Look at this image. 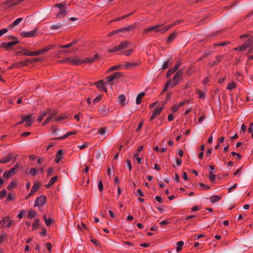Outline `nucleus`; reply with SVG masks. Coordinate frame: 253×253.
<instances>
[{
    "label": "nucleus",
    "instance_id": "27",
    "mask_svg": "<svg viewBox=\"0 0 253 253\" xmlns=\"http://www.w3.org/2000/svg\"><path fill=\"white\" fill-rule=\"evenodd\" d=\"M31 115L25 116V118H27L26 120H25L26 126H29L31 125L33 123V120L31 119Z\"/></svg>",
    "mask_w": 253,
    "mask_h": 253
},
{
    "label": "nucleus",
    "instance_id": "29",
    "mask_svg": "<svg viewBox=\"0 0 253 253\" xmlns=\"http://www.w3.org/2000/svg\"><path fill=\"white\" fill-rule=\"evenodd\" d=\"M77 43V41L75 40V41H74L71 42L69 44L61 45V46H60L59 47L62 48H69V47L72 46L73 45H74V44H76Z\"/></svg>",
    "mask_w": 253,
    "mask_h": 253
},
{
    "label": "nucleus",
    "instance_id": "34",
    "mask_svg": "<svg viewBox=\"0 0 253 253\" xmlns=\"http://www.w3.org/2000/svg\"><path fill=\"white\" fill-rule=\"evenodd\" d=\"M40 225L39 219H36L35 222L33 223L32 227L33 230H36L38 226Z\"/></svg>",
    "mask_w": 253,
    "mask_h": 253
},
{
    "label": "nucleus",
    "instance_id": "13",
    "mask_svg": "<svg viewBox=\"0 0 253 253\" xmlns=\"http://www.w3.org/2000/svg\"><path fill=\"white\" fill-rule=\"evenodd\" d=\"M130 44V43L129 42H127L126 41H124L122 42H121L118 45V48L119 50L125 49L127 48L129 45Z\"/></svg>",
    "mask_w": 253,
    "mask_h": 253
},
{
    "label": "nucleus",
    "instance_id": "26",
    "mask_svg": "<svg viewBox=\"0 0 253 253\" xmlns=\"http://www.w3.org/2000/svg\"><path fill=\"white\" fill-rule=\"evenodd\" d=\"M30 59H27L23 62H20L17 63V67H19L20 66H27L29 63H31Z\"/></svg>",
    "mask_w": 253,
    "mask_h": 253
},
{
    "label": "nucleus",
    "instance_id": "42",
    "mask_svg": "<svg viewBox=\"0 0 253 253\" xmlns=\"http://www.w3.org/2000/svg\"><path fill=\"white\" fill-rule=\"evenodd\" d=\"M216 175L212 173L211 172H209V179L211 181H213L215 180Z\"/></svg>",
    "mask_w": 253,
    "mask_h": 253
},
{
    "label": "nucleus",
    "instance_id": "55",
    "mask_svg": "<svg viewBox=\"0 0 253 253\" xmlns=\"http://www.w3.org/2000/svg\"><path fill=\"white\" fill-rule=\"evenodd\" d=\"M7 192L5 190H2L0 192V199H2L6 195Z\"/></svg>",
    "mask_w": 253,
    "mask_h": 253
},
{
    "label": "nucleus",
    "instance_id": "4",
    "mask_svg": "<svg viewBox=\"0 0 253 253\" xmlns=\"http://www.w3.org/2000/svg\"><path fill=\"white\" fill-rule=\"evenodd\" d=\"M46 202L45 197L43 196H41L37 198L35 202L34 206L41 207L43 206Z\"/></svg>",
    "mask_w": 253,
    "mask_h": 253
},
{
    "label": "nucleus",
    "instance_id": "36",
    "mask_svg": "<svg viewBox=\"0 0 253 253\" xmlns=\"http://www.w3.org/2000/svg\"><path fill=\"white\" fill-rule=\"evenodd\" d=\"M138 65V64L137 63H130V62H126L125 64V66L126 68H129L132 67L137 66Z\"/></svg>",
    "mask_w": 253,
    "mask_h": 253
},
{
    "label": "nucleus",
    "instance_id": "48",
    "mask_svg": "<svg viewBox=\"0 0 253 253\" xmlns=\"http://www.w3.org/2000/svg\"><path fill=\"white\" fill-rule=\"evenodd\" d=\"M95 61L93 58H86L85 60L81 61V63H92Z\"/></svg>",
    "mask_w": 253,
    "mask_h": 253
},
{
    "label": "nucleus",
    "instance_id": "11",
    "mask_svg": "<svg viewBox=\"0 0 253 253\" xmlns=\"http://www.w3.org/2000/svg\"><path fill=\"white\" fill-rule=\"evenodd\" d=\"M14 156L13 153L9 154L6 157L2 158L0 160V162L1 164H5L9 162L11 160H12L14 158Z\"/></svg>",
    "mask_w": 253,
    "mask_h": 253
},
{
    "label": "nucleus",
    "instance_id": "49",
    "mask_svg": "<svg viewBox=\"0 0 253 253\" xmlns=\"http://www.w3.org/2000/svg\"><path fill=\"white\" fill-rule=\"evenodd\" d=\"M14 199V196L12 193H8L7 196L6 200L8 201H12Z\"/></svg>",
    "mask_w": 253,
    "mask_h": 253
},
{
    "label": "nucleus",
    "instance_id": "56",
    "mask_svg": "<svg viewBox=\"0 0 253 253\" xmlns=\"http://www.w3.org/2000/svg\"><path fill=\"white\" fill-rule=\"evenodd\" d=\"M31 63L39 62L42 60V59L41 58H33L30 59Z\"/></svg>",
    "mask_w": 253,
    "mask_h": 253
},
{
    "label": "nucleus",
    "instance_id": "24",
    "mask_svg": "<svg viewBox=\"0 0 253 253\" xmlns=\"http://www.w3.org/2000/svg\"><path fill=\"white\" fill-rule=\"evenodd\" d=\"M76 132H75V131L68 132L65 135H64L62 136H60V137L55 138L54 139L62 140V139L66 138V137H67L68 136H70V135H71L72 134H76Z\"/></svg>",
    "mask_w": 253,
    "mask_h": 253
},
{
    "label": "nucleus",
    "instance_id": "5",
    "mask_svg": "<svg viewBox=\"0 0 253 253\" xmlns=\"http://www.w3.org/2000/svg\"><path fill=\"white\" fill-rule=\"evenodd\" d=\"M41 187V184L37 182L34 183L30 192L25 197L26 199H28L32 196Z\"/></svg>",
    "mask_w": 253,
    "mask_h": 253
},
{
    "label": "nucleus",
    "instance_id": "47",
    "mask_svg": "<svg viewBox=\"0 0 253 253\" xmlns=\"http://www.w3.org/2000/svg\"><path fill=\"white\" fill-rule=\"evenodd\" d=\"M117 51H119V49L118 45L117 46H115L114 47L111 48H109L108 49V51L109 52H110V53L116 52Z\"/></svg>",
    "mask_w": 253,
    "mask_h": 253
},
{
    "label": "nucleus",
    "instance_id": "16",
    "mask_svg": "<svg viewBox=\"0 0 253 253\" xmlns=\"http://www.w3.org/2000/svg\"><path fill=\"white\" fill-rule=\"evenodd\" d=\"M63 152L62 150H59L56 154V157L55 159V162L56 163H58L62 158Z\"/></svg>",
    "mask_w": 253,
    "mask_h": 253
},
{
    "label": "nucleus",
    "instance_id": "37",
    "mask_svg": "<svg viewBox=\"0 0 253 253\" xmlns=\"http://www.w3.org/2000/svg\"><path fill=\"white\" fill-rule=\"evenodd\" d=\"M177 248H176V251L177 252H180L182 248V246H183L184 243L183 241H179L177 243Z\"/></svg>",
    "mask_w": 253,
    "mask_h": 253
},
{
    "label": "nucleus",
    "instance_id": "63",
    "mask_svg": "<svg viewBox=\"0 0 253 253\" xmlns=\"http://www.w3.org/2000/svg\"><path fill=\"white\" fill-rule=\"evenodd\" d=\"M8 31V29L3 28L0 30V37L2 36L4 34L6 33Z\"/></svg>",
    "mask_w": 253,
    "mask_h": 253
},
{
    "label": "nucleus",
    "instance_id": "17",
    "mask_svg": "<svg viewBox=\"0 0 253 253\" xmlns=\"http://www.w3.org/2000/svg\"><path fill=\"white\" fill-rule=\"evenodd\" d=\"M50 111V108H48L44 112H42L40 114L38 118L37 119V121L38 122H41L42 121L43 119L47 115V113Z\"/></svg>",
    "mask_w": 253,
    "mask_h": 253
},
{
    "label": "nucleus",
    "instance_id": "14",
    "mask_svg": "<svg viewBox=\"0 0 253 253\" xmlns=\"http://www.w3.org/2000/svg\"><path fill=\"white\" fill-rule=\"evenodd\" d=\"M16 173L14 171L13 169H9L8 171H6L4 172L3 174V176L5 179H8L10 176L13 175Z\"/></svg>",
    "mask_w": 253,
    "mask_h": 253
},
{
    "label": "nucleus",
    "instance_id": "64",
    "mask_svg": "<svg viewBox=\"0 0 253 253\" xmlns=\"http://www.w3.org/2000/svg\"><path fill=\"white\" fill-rule=\"evenodd\" d=\"M119 69H120L119 66H113L109 69L108 71L111 72V71H113L114 70H118Z\"/></svg>",
    "mask_w": 253,
    "mask_h": 253
},
{
    "label": "nucleus",
    "instance_id": "9",
    "mask_svg": "<svg viewBox=\"0 0 253 253\" xmlns=\"http://www.w3.org/2000/svg\"><path fill=\"white\" fill-rule=\"evenodd\" d=\"M65 60L74 65H77L81 64V60L77 57H75L73 58L68 57Z\"/></svg>",
    "mask_w": 253,
    "mask_h": 253
},
{
    "label": "nucleus",
    "instance_id": "35",
    "mask_svg": "<svg viewBox=\"0 0 253 253\" xmlns=\"http://www.w3.org/2000/svg\"><path fill=\"white\" fill-rule=\"evenodd\" d=\"M236 87V84L234 82H231L228 84L226 89L228 90H232Z\"/></svg>",
    "mask_w": 253,
    "mask_h": 253
},
{
    "label": "nucleus",
    "instance_id": "25",
    "mask_svg": "<svg viewBox=\"0 0 253 253\" xmlns=\"http://www.w3.org/2000/svg\"><path fill=\"white\" fill-rule=\"evenodd\" d=\"M221 197L222 196H220V195L212 196L210 198V201L211 203H213L217 202L221 199Z\"/></svg>",
    "mask_w": 253,
    "mask_h": 253
},
{
    "label": "nucleus",
    "instance_id": "10",
    "mask_svg": "<svg viewBox=\"0 0 253 253\" xmlns=\"http://www.w3.org/2000/svg\"><path fill=\"white\" fill-rule=\"evenodd\" d=\"M17 43H18V41H11L8 42H3L1 43V47L8 49L11 46L16 45Z\"/></svg>",
    "mask_w": 253,
    "mask_h": 253
},
{
    "label": "nucleus",
    "instance_id": "33",
    "mask_svg": "<svg viewBox=\"0 0 253 253\" xmlns=\"http://www.w3.org/2000/svg\"><path fill=\"white\" fill-rule=\"evenodd\" d=\"M62 25L60 23H57L51 25L50 28L52 30H57L61 28Z\"/></svg>",
    "mask_w": 253,
    "mask_h": 253
},
{
    "label": "nucleus",
    "instance_id": "20",
    "mask_svg": "<svg viewBox=\"0 0 253 253\" xmlns=\"http://www.w3.org/2000/svg\"><path fill=\"white\" fill-rule=\"evenodd\" d=\"M177 37V33L173 32L172 33L168 38L167 43H170L172 42Z\"/></svg>",
    "mask_w": 253,
    "mask_h": 253
},
{
    "label": "nucleus",
    "instance_id": "15",
    "mask_svg": "<svg viewBox=\"0 0 253 253\" xmlns=\"http://www.w3.org/2000/svg\"><path fill=\"white\" fill-rule=\"evenodd\" d=\"M22 20L23 18H19L16 19L13 23H10L8 25V28L9 29L13 28L15 26L18 25Z\"/></svg>",
    "mask_w": 253,
    "mask_h": 253
},
{
    "label": "nucleus",
    "instance_id": "6",
    "mask_svg": "<svg viewBox=\"0 0 253 253\" xmlns=\"http://www.w3.org/2000/svg\"><path fill=\"white\" fill-rule=\"evenodd\" d=\"M37 30L34 29L29 32H23L21 33V35L24 38L34 37L37 35Z\"/></svg>",
    "mask_w": 253,
    "mask_h": 253
},
{
    "label": "nucleus",
    "instance_id": "22",
    "mask_svg": "<svg viewBox=\"0 0 253 253\" xmlns=\"http://www.w3.org/2000/svg\"><path fill=\"white\" fill-rule=\"evenodd\" d=\"M58 177L57 176H54L52 177L49 183L46 185V187L47 188H49L55 182L57 181Z\"/></svg>",
    "mask_w": 253,
    "mask_h": 253
},
{
    "label": "nucleus",
    "instance_id": "1",
    "mask_svg": "<svg viewBox=\"0 0 253 253\" xmlns=\"http://www.w3.org/2000/svg\"><path fill=\"white\" fill-rule=\"evenodd\" d=\"M58 114V111L56 109H52L50 108V111L47 113L48 117L42 123V126H45L49 123V122L53 119V121H60L65 119L67 116L62 115L60 116H56Z\"/></svg>",
    "mask_w": 253,
    "mask_h": 253
},
{
    "label": "nucleus",
    "instance_id": "57",
    "mask_svg": "<svg viewBox=\"0 0 253 253\" xmlns=\"http://www.w3.org/2000/svg\"><path fill=\"white\" fill-rule=\"evenodd\" d=\"M111 76H112L113 79L115 80V79L120 77L121 76V74L120 72H117L113 74Z\"/></svg>",
    "mask_w": 253,
    "mask_h": 253
},
{
    "label": "nucleus",
    "instance_id": "40",
    "mask_svg": "<svg viewBox=\"0 0 253 253\" xmlns=\"http://www.w3.org/2000/svg\"><path fill=\"white\" fill-rule=\"evenodd\" d=\"M7 234L5 233H2L0 236V244H1L4 240H6Z\"/></svg>",
    "mask_w": 253,
    "mask_h": 253
},
{
    "label": "nucleus",
    "instance_id": "8",
    "mask_svg": "<svg viewBox=\"0 0 253 253\" xmlns=\"http://www.w3.org/2000/svg\"><path fill=\"white\" fill-rule=\"evenodd\" d=\"M163 109V107H156L153 113L152 114V116H151V117L150 118V120H153L157 116H158L159 115H160V114L161 113Z\"/></svg>",
    "mask_w": 253,
    "mask_h": 253
},
{
    "label": "nucleus",
    "instance_id": "54",
    "mask_svg": "<svg viewBox=\"0 0 253 253\" xmlns=\"http://www.w3.org/2000/svg\"><path fill=\"white\" fill-rule=\"evenodd\" d=\"M102 99V96L99 95L96 97L93 100V102L94 103H96L98 102H99Z\"/></svg>",
    "mask_w": 253,
    "mask_h": 253
},
{
    "label": "nucleus",
    "instance_id": "32",
    "mask_svg": "<svg viewBox=\"0 0 253 253\" xmlns=\"http://www.w3.org/2000/svg\"><path fill=\"white\" fill-rule=\"evenodd\" d=\"M37 215V213L35 211H29V212L27 214V217L29 219H32V218L35 217V216H36Z\"/></svg>",
    "mask_w": 253,
    "mask_h": 253
},
{
    "label": "nucleus",
    "instance_id": "46",
    "mask_svg": "<svg viewBox=\"0 0 253 253\" xmlns=\"http://www.w3.org/2000/svg\"><path fill=\"white\" fill-rule=\"evenodd\" d=\"M42 53H43L42 51V49H41L38 50L36 51H32V56H38V55H41Z\"/></svg>",
    "mask_w": 253,
    "mask_h": 253
},
{
    "label": "nucleus",
    "instance_id": "28",
    "mask_svg": "<svg viewBox=\"0 0 253 253\" xmlns=\"http://www.w3.org/2000/svg\"><path fill=\"white\" fill-rule=\"evenodd\" d=\"M43 218L45 221L46 225L48 227L50 226L53 221L52 219L51 218H46L45 215H43Z\"/></svg>",
    "mask_w": 253,
    "mask_h": 253
},
{
    "label": "nucleus",
    "instance_id": "60",
    "mask_svg": "<svg viewBox=\"0 0 253 253\" xmlns=\"http://www.w3.org/2000/svg\"><path fill=\"white\" fill-rule=\"evenodd\" d=\"M179 108V106L175 105L171 107V111L173 113H175L178 110Z\"/></svg>",
    "mask_w": 253,
    "mask_h": 253
},
{
    "label": "nucleus",
    "instance_id": "58",
    "mask_svg": "<svg viewBox=\"0 0 253 253\" xmlns=\"http://www.w3.org/2000/svg\"><path fill=\"white\" fill-rule=\"evenodd\" d=\"M55 6L56 7H57L59 9V10H60V9H63V8H65V5L61 3L56 4L55 5Z\"/></svg>",
    "mask_w": 253,
    "mask_h": 253
},
{
    "label": "nucleus",
    "instance_id": "59",
    "mask_svg": "<svg viewBox=\"0 0 253 253\" xmlns=\"http://www.w3.org/2000/svg\"><path fill=\"white\" fill-rule=\"evenodd\" d=\"M6 220L7 221V224H6V226L9 227H10L11 224H12V221L11 220H8V219H6V218H4L1 221V222H6Z\"/></svg>",
    "mask_w": 253,
    "mask_h": 253
},
{
    "label": "nucleus",
    "instance_id": "39",
    "mask_svg": "<svg viewBox=\"0 0 253 253\" xmlns=\"http://www.w3.org/2000/svg\"><path fill=\"white\" fill-rule=\"evenodd\" d=\"M22 54L25 56H32V51H30L27 50H23L22 52Z\"/></svg>",
    "mask_w": 253,
    "mask_h": 253
},
{
    "label": "nucleus",
    "instance_id": "43",
    "mask_svg": "<svg viewBox=\"0 0 253 253\" xmlns=\"http://www.w3.org/2000/svg\"><path fill=\"white\" fill-rule=\"evenodd\" d=\"M132 49H129L123 51L122 53L126 56H130L132 53Z\"/></svg>",
    "mask_w": 253,
    "mask_h": 253
},
{
    "label": "nucleus",
    "instance_id": "23",
    "mask_svg": "<svg viewBox=\"0 0 253 253\" xmlns=\"http://www.w3.org/2000/svg\"><path fill=\"white\" fill-rule=\"evenodd\" d=\"M248 47H249V44H244L241 46H239L237 47H235L234 48V50L236 51H244V50H246Z\"/></svg>",
    "mask_w": 253,
    "mask_h": 253
},
{
    "label": "nucleus",
    "instance_id": "44",
    "mask_svg": "<svg viewBox=\"0 0 253 253\" xmlns=\"http://www.w3.org/2000/svg\"><path fill=\"white\" fill-rule=\"evenodd\" d=\"M176 71L172 68L169 69L166 74L167 77H169L171 75L173 74Z\"/></svg>",
    "mask_w": 253,
    "mask_h": 253
},
{
    "label": "nucleus",
    "instance_id": "3",
    "mask_svg": "<svg viewBox=\"0 0 253 253\" xmlns=\"http://www.w3.org/2000/svg\"><path fill=\"white\" fill-rule=\"evenodd\" d=\"M182 73V70H180L176 72L172 78V81L169 80L168 81L163 91H166L169 87L172 88L176 85L178 84L179 81L181 79Z\"/></svg>",
    "mask_w": 253,
    "mask_h": 253
},
{
    "label": "nucleus",
    "instance_id": "31",
    "mask_svg": "<svg viewBox=\"0 0 253 253\" xmlns=\"http://www.w3.org/2000/svg\"><path fill=\"white\" fill-rule=\"evenodd\" d=\"M55 47H56V45L55 44L48 45L44 47L42 49V52L44 53V52L47 51L51 49L54 48Z\"/></svg>",
    "mask_w": 253,
    "mask_h": 253
},
{
    "label": "nucleus",
    "instance_id": "41",
    "mask_svg": "<svg viewBox=\"0 0 253 253\" xmlns=\"http://www.w3.org/2000/svg\"><path fill=\"white\" fill-rule=\"evenodd\" d=\"M120 32H121V29H117V30H115L112 31L111 32H110V33H109L108 34V36L109 37H111L113 35H114L115 34H117L119 33Z\"/></svg>",
    "mask_w": 253,
    "mask_h": 253
},
{
    "label": "nucleus",
    "instance_id": "51",
    "mask_svg": "<svg viewBox=\"0 0 253 253\" xmlns=\"http://www.w3.org/2000/svg\"><path fill=\"white\" fill-rule=\"evenodd\" d=\"M231 155L233 156H236L237 159H241L242 157L240 154L237 153L236 152L234 151L231 152Z\"/></svg>",
    "mask_w": 253,
    "mask_h": 253
},
{
    "label": "nucleus",
    "instance_id": "61",
    "mask_svg": "<svg viewBox=\"0 0 253 253\" xmlns=\"http://www.w3.org/2000/svg\"><path fill=\"white\" fill-rule=\"evenodd\" d=\"M126 166L127 167H128L129 170L130 171L132 169V166H131V162L129 160H127L126 161Z\"/></svg>",
    "mask_w": 253,
    "mask_h": 253
},
{
    "label": "nucleus",
    "instance_id": "7",
    "mask_svg": "<svg viewBox=\"0 0 253 253\" xmlns=\"http://www.w3.org/2000/svg\"><path fill=\"white\" fill-rule=\"evenodd\" d=\"M107 84V83H104L102 80H100L95 83L94 84L99 90L103 91L104 92H107V89L105 87V84Z\"/></svg>",
    "mask_w": 253,
    "mask_h": 253
},
{
    "label": "nucleus",
    "instance_id": "53",
    "mask_svg": "<svg viewBox=\"0 0 253 253\" xmlns=\"http://www.w3.org/2000/svg\"><path fill=\"white\" fill-rule=\"evenodd\" d=\"M143 123L144 122L143 121H141L139 122L137 127L135 129L136 132H138L140 130L143 125Z\"/></svg>",
    "mask_w": 253,
    "mask_h": 253
},
{
    "label": "nucleus",
    "instance_id": "38",
    "mask_svg": "<svg viewBox=\"0 0 253 253\" xmlns=\"http://www.w3.org/2000/svg\"><path fill=\"white\" fill-rule=\"evenodd\" d=\"M17 185V184L14 181H12L10 183V184L8 185V187H7V189L8 190H12L13 188H14Z\"/></svg>",
    "mask_w": 253,
    "mask_h": 253
},
{
    "label": "nucleus",
    "instance_id": "2",
    "mask_svg": "<svg viewBox=\"0 0 253 253\" xmlns=\"http://www.w3.org/2000/svg\"><path fill=\"white\" fill-rule=\"evenodd\" d=\"M172 28V25L164 26V24H158L153 26L150 27L144 30V34H146L149 32L154 31L155 33H159L161 34L165 33L168 30Z\"/></svg>",
    "mask_w": 253,
    "mask_h": 253
},
{
    "label": "nucleus",
    "instance_id": "19",
    "mask_svg": "<svg viewBox=\"0 0 253 253\" xmlns=\"http://www.w3.org/2000/svg\"><path fill=\"white\" fill-rule=\"evenodd\" d=\"M67 14L66 8H63L59 10L56 14V16L59 18H63Z\"/></svg>",
    "mask_w": 253,
    "mask_h": 253
},
{
    "label": "nucleus",
    "instance_id": "50",
    "mask_svg": "<svg viewBox=\"0 0 253 253\" xmlns=\"http://www.w3.org/2000/svg\"><path fill=\"white\" fill-rule=\"evenodd\" d=\"M98 188L100 191H102L103 190V185L101 179L98 181Z\"/></svg>",
    "mask_w": 253,
    "mask_h": 253
},
{
    "label": "nucleus",
    "instance_id": "21",
    "mask_svg": "<svg viewBox=\"0 0 253 253\" xmlns=\"http://www.w3.org/2000/svg\"><path fill=\"white\" fill-rule=\"evenodd\" d=\"M145 94V92H141L137 95L136 98V104L137 105H139L141 103V99L143 96H144Z\"/></svg>",
    "mask_w": 253,
    "mask_h": 253
},
{
    "label": "nucleus",
    "instance_id": "30",
    "mask_svg": "<svg viewBox=\"0 0 253 253\" xmlns=\"http://www.w3.org/2000/svg\"><path fill=\"white\" fill-rule=\"evenodd\" d=\"M118 101L121 104L125 105L126 101V96L123 94L119 95L118 97Z\"/></svg>",
    "mask_w": 253,
    "mask_h": 253
},
{
    "label": "nucleus",
    "instance_id": "18",
    "mask_svg": "<svg viewBox=\"0 0 253 253\" xmlns=\"http://www.w3.org/2000/svg\"><path fill=\"white\" fill-rule=\"evenodd\" d=\"M135 27V25L132 24L131 25H129L127 27H123V28H122L120 29H121V32H129L130 31H133Z\"/></svg>",
    "mask_w": 253,
    "mask_h": 253
},
{
    "label": "nucleus",
    "instance_id": "45",
    "mask_svg": "<svg viewBox=\"0 0 253 253\" xmlns=\"http://www.w3.org/2000/svg\"><path fill=\"white\" fill-rule=\"evenodd\" d=\"M42 53H43L42 51V49H41L38 50L36 51H32V56H38V55H41Z\"/></svg>",
    "mask_w": 253,
    "mask_h": 253
},
{
    "label": "nucleus",
    "instance_id": "52",
    "mask_svg": "<svg viewBox=\"0 0 253 253\" xmlns=\"http://www.w3.org/2000/svg\"><path fill=\"white\" fill-rule=\"evenodd\" d=\"M197 91L198 92V93L199 94V97L200 98H204L205 97V92L203 91H201L200 90L197 89Z\"/></svg>",
    "mask_w": 253,
    "mask_h": 253
},
{
    "label": "nucleus",
    "instance_id": "62",
    "mask_svg": "<svg viewBox=\"0 0 253 253\" xmlns=\"http://www.w3.org/2000/svg\"><path fill=\"white\" fill-rule=\"evenodd\" d=\"M78 228H79L80 229H81V230H83V229L87 228L86 225L84 223H82L81 225L78 224Z\"/></svg>",
    "mask_w": 253,
    "mask_h": 253
},
{
    "label": "nucleus",
    "instance_id": "12",
    "mask_svg": "<svg viewBox=\"0 0 253 253\" xmlns=\"http://www.w3.org/2000/svg\"><path fill=\"white\" fill-rule=\"evenodd\" d=\"M99 115L104 116L106 115L108 113V109L104 105L101 106L98 109Z\"/></svg>",
    "mask_w": 253,
    "mask_h": 253
}]
</instances>
